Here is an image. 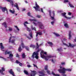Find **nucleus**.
Listing matches in <instances>:
<instances>
[{
    "label": "nucleus",
    "mask_w": 76,
    "mask_h": 76,
    "mask_svg": "<svg viewBox=\"0 0 76 76\" xmlns=\"http://www.w3.org/2000/svg\"><path fill=\"white\" fill-rule=\"evenodd\" d=\"M2 25H4V27L6 28H7V25L6 24V22H5L3 23H2Z\"/></svg>",
    "instance_id": "obj_24"
},
{
    "label": "nucleus",
    "mask_w": 76,
    "mask_h": 76,
    "mask_svg": "<svg viewBox=\"0 0 76 76\" xmlns=\"http://www.w3.org/2000/svg\"><path fill=\"white\" fill-rule=\"evenodd\" d=\"M10 12L11 13H12V14H14V13H15V10L12 11V10H10Z\"/></svg>",
    "instance_id": "obj_27"
},
{
    "label": "nucleus",
    "mask_w": 76,
    "mask_h": 76,
    "mask_svg": "<svg viewBox=\"0 0 76 76\" xmlns=\"http://www.w3.org/2000/svg\"><path fill=\"white\" fill-rule=\"evenodd\" d=\"M71 15L72 13L70 12H68V15H69V16H70Z\"/></svg>",
    "instance_id": "obj_52"
},
{
    "label": "nucleus",
    "mask_w": 76,
    "mask_h": 76,
    "mask_svg": "<svg viewBox=\"0 0 76 76\" xmlns=\"http://www.w3.org/2000/svg\"><path fill=\"white\" fill-rule=\"evenodd\" d=\"M52 73L53 75L54 76H60V75H58L57 74H56L54 73V72H53V71H52Z\"/></svg>",
    "instance_id": "obj_21"
},
{
    "label": "nucleus",
    "mask_w": 76,
    "mask_h": 76,
    "mask_svg": "<svg viewBox=\"0 0 76 76\" xmlns=\"http://www.w3.org/2000/svg\"><path fill=\"white\" fill-rule=\"evenodd\" d=\"M14 7H15L17 10H19V6H18V3H15V4L14 5Z\"/></svg>",
    "instance_id": "obj_12"
},
{
    "label": "nucleus",
    "mask_w": 76,
    "mask_h": 76,
    "mask_svg": "<svg viewBox=\"0 0 76 76\" xmlns=\"http://www.w3.org/2000/svg\"><path fill=\"white\" fill-rule=\"evenodd\" d=\"M71 34H72V32L71 31H69V39H70L72 37V35H71Z\"/></svg>",
    "instance_id": "obj_18"
},
{
    "label": "nucleus",
    "mask_w": 76,
    "mask_h": 76,
    "mask_svg": "<svg viewBox=\"0 0 76 76\" xmlns=\"http://www.w3.org/2000/svg\"><path fill=\"white\" fill-rule=\"evenodd\" d=\"M25 10H26V9L25 8H23L22 10V11L23 12L24 11H25Z\"/></svg>",
    "instance_id": "obj_57"
},
{
    "label": "nucleus",
    "mask_w": 76,
    "mask_h": 76,
    "mask_svg": "<svg viewBox=\"0 0 76 76\" xmlns=\"http://www.w3.org/2000/svg\"><path fill=\"white\" fill-rule=\"evenodd\" d=\"M61 15L63 16L64 17H65L66 19H71V17H67L66 15V12H64L63 13H61Z\"/></svg>",
    "instance_id": "obj_8"
},
{
    "label": "nucleus",
    "mask_w": 76,
    "mask_h": 76,
    "mask_svg": "<svg viewBox=\"0 0 76 76\" xmlns=\"http://www.w3.org/2000/svg\"><path fill=\"white\" fill-rule=\"evenodd\" d=\"M27 66L28 67H32V66H30V65H28Z\"/></svg>",
    "instance_id": "obj_51"
},
{
    "label": "nucleus",
    "mask_w": 76,
    "mask_h": 76,
    "mask_svg": "<svg viewBox=\"0 0 76 76\" xmlns=\"http://www.w3.org/2000/svg\"><path fill=\"white\" fill-rule=\"evenodd\" d=\"M33 23L35 25V26L37 25V24L35 22H33Z\"/></svg>",
    "instance_id": "obj_54"
},
{
    "label": "nucleus",
    "mask_w": 76,
    "mask_h": 76,
    "mask_svg": "<svg viewBox=\"0 0 76 76\" xmlns=\"http://www.w3.org/2000/svg\"><path fill=\"white\" fill-rule=\"evenodd\" d=\"M54 21H52L51 22V23L52 25H53V24H54Z\"/></svg>",
    "instance_id": "obj_59"
},
{
    "label": "nucleus",
    "mask_w": 76,
    "mask_h": 76,
    "mask_svg": "<svg viewBox=\"0 0 76 76\" xmlns=\"http://www.w3.org/2000/svg\"><path fill=\"white\" fill-rule=\"evenodd\" d=\"M0 46L1 47V50H3V49H4V46L3 45V43H0Z\"/></svg>",
    "instance_id": "obj_20"
},
{
    "label": "nucleus",
    "mask_w": 76,
    "mask_h": 76,
    "mask_svg": "<svg viewBox=\"0 0 76 76\" xmlns=\"http://www.w3.org/2000/svg\"><path fill=\"white\" fill-rule=\"evenodd\" d=\"M22 49L21 48V46L20 45L19 47L18 48V51L19 52H21L22 51Z\"/></svg>",
    "instance_id": "obj_19"
},
{
    "label": "nucleus",
    "mask_w": 76,
    "mask_h": 76,
    "mask_svg": "<svg viewBox=\"0 0 76 76\" xmlns=\"http://www.w3.org/2000/svg\"><path fill=\"white\" fill-rule=\"evenodd\" d=\"M72 70L70 69H66L64 68H63L62 69H59L58 71L60 73H63L65 74L66 73V71H68V72H71Z\"/></svg>",
    "instance_id": "obj_2"
},
{
    "label": "nucleus",
    "mask_w": 76,
    "mask_h": 76,
    "mask_svg": "<svg viewBox=\"0 0 76 76\" xmlns=\"http://www.w3.org/2000/svg\"><path fill=\"white\" fill-rule=\"evenodd\" d=\"M74 41L75 42H76V38L74 40Z\"/></svg>",
    "instance_id": "obj_64"
},
{
    "label": "nucleus",
    "mask_w": 76,
    "mask_h": 76,
    "mask_svg": "<svg viewBox=\"0 0 76 76\" xmlns=\"http://www.w3.org/2000/svg\"><path fill=\"white\" fill-rule=\"evenodd\" d=\"M30 47H32V48H34L35 47V45H32V44H31L30 46Z\"/></svg>",
    "instance_id": "obj_31"
},
{
    "label": "nucleus",
    "mask_w": 76,
    "mask_h": 76,
    "mask_svg": "<svg viewBox=\"0 0 76 76\" xmlns=\"http://www.w3.org/2000/svg\"><path fill=\"white\" fill-rule=\"evenodd\" d=\"M47 73L48 74V75H50V71H49L48 70H47Z\"/></svg>",
    "instance_id": "obj_41"
},
{
    "label": "nucleus",
    "mask_w": 76,
    "mask_h": 76,
    "mask_svg": "<svg viewBox=\"0 0 76 76\" xmlns=\"http://www.w3.org/2000/svg\"><path fill=\"white\" fill-rule=\"evenodd\" d=\"M41 44H40L39 45H38V43H36V49H38V48H39V46H41Z\"/></svg>",
    "instance_id": "obj_22"
},
{
    "label": "nucleus",
    "mask_w": 76,
    "mask_h": 76,
    "mask_svg": "<svg viewBox=\"0 0 76 76\" xmlns=\"http://www.w3.org/2000/svg\"><path fill=\"white\" fill-rule=\"evenodd\" d=\"M6 1H8V2H10V3H11V5L13 6V5L14 4H13V2L11 0H5Z\"/></svg>",
    "instance_id": "obj_17"
},
{
    "label": "nucleus",
    "mask_w": 76,
    "mask_h": 76,
    "mask_svg": "<svg viewBox=\"0 0 76 76\" xmlns=\"http://www.w3.org/2000/svg\"><path fill=\"white\" fill-rule=\"evenodd\" d=\"M61 50H62V48H60V49H58H58L57 50L58 51H61Z\"/></svg>",
    "instance_id": "obj_42"
},
{
    "label": "nucleus",
    "mask_w": 76,
    "mask_h": 76,
    "mask_svg": "<svg viewBox=\"0 0 76 76\" xmlns=\"http://www.w3.org/2000/svg\"><path fill=\"white\" fill-rule=\"evenodd\" d=\"M25 48H26V49L27 50V51H29V48H28L27 47H26V46H25Z\"/></svg>",
    "instance_id": "obj_35"
},
{
    "label": "nucleus",
    "mask_w": 76,
    "mask_h": 76,
    "mask_svg": "<svg viewBox=\"0 0 76 76\" xmlns=\"http://www.w3.org/2000/svg\"><path fill=\"white\" fill-rule=\"evenodd\" d=\"M45 70H46L48 69V66L47 65H46L45 66Z\"/></svg>",
    "instance_id": "obj_37"
},
{
    "label": "nucleus",
    "mask_w": 76,
    "mask_h": 76,
    "mask_svg": "<svg viewBox=\"0 0 76 76\" xmlns=\"http://www.w3.org/2000/svg\"><path fill=\"white\" fill-rule=\"evenodd\" d=\"M9 57L10 59V60H13V55L12 54L10 53V55H9Z\"/></svg>",
    "instance_id": "obj_14"
},
{
    "label": "nucleus",
    "mask_w": 76,
    "mask_h": 76,
    "mask_svg": "<svg viewBox=\"0 0 76 76\" xmlns=\"http://www.w3.org/2000/svg\"><path fill=\"white\" fill-rule=\"evenodd\" d=\"M0 9H1L2 12H5V11H7V8L6 7H1Z\"/></svg>",
    "instance_id": "obj_9"
},
{
    "label": "nucleus",
    "mask_w": 76,
    "mask_h": 76,
    "mask_svg": "<svg viewBox=\"0 0 76 76\" xmlns=\"http://www.w3.org/2000/svg\"><path fill=\"white\" fill-rule=\"evenodd\" d=\"M48 44H49L50 46V47H52V45H53V43H52V42H48Z\"/></svg>",
    "instance_id": "obj_28"
},
{
    "label": "nucleus",
    "mask_w": 76,
    "mask_h": 76,
    "mask_svg": "<svg viewBox=\"0 0 76 76\" xmlns=\"http://www.w3.org/2000/svg\"><path fill=\"white\" fill-rule=\"evenodd\" d=\"M39 74H41V75H39V76H45V75L44 73V72H43L39 71Z\"/></svg>",
    "instance_id": "obj_16"
},
{
    "label": "nucleus",
    "mask_w": 76,
    "mask_h": 76,
    "mask_svg": "<svg viewBox=\"0 0 76 76\" xmlns=\"http://www.w3.org/2000/svg\"><path fill=\"white\" fill-rule=\"evenodd\" d=\"M64 26L65 27H66V28H69V26L67 23H65L64 24Z\"/></svg>",
    "instance_id": "obj_29"
},
{
    "label": "nucleus",
    "mask_w": 76,
    "mask_h": 76,
    "mask_svg": "<svg viewBox=\"0 0 76 76\" xmlns=\"http://www.w3.org/2000/svg\"><path fill=\"white\" fill-rule=\"evenodd\" d=\"M27 37L29 39H31V38H30L29 37L27 36Z\"/></svg>",
    "instance_id": "obj_58"
},
{
    "label": "nucleus",
    "mask_w": 76,
    "mask_h": 76,
    "mask_svg": "<svg viewBox=\"0 0 76 76\" xmlns=\"http://www.w3.org/2000/svg\"><path fill=\"white\" fill-rule=\"evenodd\" d=\"M55 61H56V60H54L53 59H52V63H55Z\"/></svg>",
    "instance_id": "obj_40"
},
{
    "label": "nucleus",
    "mask_w": 76,
    "mask_h": 76,
    "mask_svg": "<svg viewBox=\"0 0 76 76\" xmlns=\"http://www.w3.org/2000/svg\"><path fill=\"white\" fill-rule=\"evenodd\" d=\"M38 33H37V34H36V37H38Z\"/></svg>",
    "instance_id": "obj_62"
},
{
    "label": "nucleus",
    "mask_w": 76,
    "mask_h": 76,
    "mask_svg": "<svg viewBox=\"0 0 76 76\" xmlns=\"http://www.w3.org/2000/svg\"><path fill=\"white\" fill-rule=\"evenodd\" d=\"M27 15L29 16H31V13H30V12H28L27 13Z\"/></svg>",
    "instance_id": "obj_46"
},
{
    "label": "nucleus",
    "mask_w": 76,
    "mask_h": 76,
    "mask_svg": "<svg viewBox=\"0 0 76 76\" xmlns=\"http://www.w3.org/2000/svg\"><path fill=\"white\" fill-rule=\"evenodd\" d=\"M9 73L11 74L13 76H15V74L14 72L12 70V69H11L9 71Z\"/></svg>",
    "instance_id": "obj_10"
},
{
    "label": "nucleus",
    "mask_w": 76,
    "mask_h": 76,
    "mask_svg": "<svg viewBox=\"0 0 76 76\" xmlns=\"http://www.w3.org/2000/svg\"><path fill=\"white\" fill-rule=\"evenodd\" d=\"M20 62L19 61H18V60H16V63H17V64H19V63H20Z\"/></svg>",
    "instance_id": "obj_44"
},
{
    "label": "nucleus",
    "mask_w": 76,
    "mask_h": 76,
    "mask_svg": "<svg viewBox=\"0 0 76 76\" xmlns=\"http://www.w3.org/2000/svg\"><path fill=\"white\" fill-rule=\"evenodd\" d=\"M5 71V69L4 68V67H2L1 68V70H0V73H2V75H4V73H3V72Z\"/></svg>",
    "instance_id": "obj_11"
},
{
    "label": "nucleus",
    "mask_w": 76,
    "mask_h": 76,
    "mask_svg": "<svg viewBox=\"0 0 76 76\" xmlns=\"http://www.w3.org/2000/svg\"><path fill=\"white\" fill-rule=\"evenodd\" d=\"M31 28L32 30H34L35 31H37V30H36V28H35V27H33V26H31Z\"/></svg>",
    "instance_id": "obj_26"
},
{
    "label": "nucleus",
    "mask_w": 76,
    "mask_h": 76,
    "mask_svg": "<svg viewBox=\"0 0 76 76\" xmlns=\"http://www.w3.org/2000/svg\"><path fill=\"white\" fill-rule=\"evenodd\" d=\"M37 18H41V16L37 15Z\"/></svg>",
    "instance_id": "obj_43"
},
{
    "label": "nucleus",
    "mask_w": 76,
    "mask_h": 76,
    "mask_svg": "<svg viewBox=\"0 0 76 76\" xmlns=\"http://www.w3.org/2000/svg\"><path fill=\"white\" fill-rule=\"evenodd\" d=\"M44 54L46 55L47 54V52H44L43 50H42L40 52L41 57L42 58H45V61H47L49 58H53L54 57L53 56L51 55L48 56H44Z\"/></svg>",
    "instance_id": "obj_1"
},
{
    "label": "nucleus",
    "mask_w": 76,
    "mask_h": 76,
    "mask_svg": "<svg viewBox=\"0 0 76 76\" xmlns=\"http://www.w3.org/2000/svg\"><path fill=\"white\" fill-rule=\"evenodd\" d=\"M12 53V52L10 51H8V50H6L5 52V54L6 55V54H11Z\"/></svg>",
    "instance_id": "obj_15"
},
{
    "label": "nucleus",
    "mask_w": 76,
    "mask_h": 76,
    "mask_svg": "<svg viewBox=\"0 0 76 76\" xmlns=\"http://www.w3.org/2000/svg\"><path fill=\"white\" fill-rule=\"evenodd\" d=\"M37 34L38 35H41L42 34V32H37Z\"/></svg>",
    "instance_id": "obj_39"
},
{
    "label": "nucleus",
    "mask_w": 76,
    "mask_h": 76,
    "mask_svg": "<svg viewBox=\"0 0 76 76\" xmlns=\"http://www.w3.org/2000/svg\"><path fill=\"white\" fill-rule=\"evenodd\" d=\"M38 54H37L35 53V52H34L32 54V55L31 56L32 58H35L36 59H38L39 58V57L38 56Z\"/></svg>",
    "instance_id": "obj_4"
},
{
    "label": "nucleus",
    "mask_w": 76,
    "mask_h": 76,
    "mask_svg": "<svg viewBox=\"0 0 76 76\" xmlns=\"http://www.w3.org/2000/svg\"><path fill=\"white\" fill-rule=\"evenodd\" d=\"M37 23H38V24H39V26L40 29H44V25H43V24H42L41 22L38 21Z\"/></svg>",
    "instance_id": "obj_5"
},
{
    "label": "nucleus",
    "mask_w": 76,
    "mask_h": 76,
    "mask_svg": "<svg viewBox=\"0 0 76 76\" xmlns=\"http://www.w3.org/2000/svg\"><path fill=\"white\" fill-rule=\"evenodd\" d=\"M32 20H33V21H34L35 22H37V21L36 19H33Z\"/></svg>",
    "instance_id": "obj_55"
},
{
    "label": "nucleus",
    "mask_w": 76,
    "mask_h": 76,
    "mask_svg": "<svg viewBox=\"0 0 76 76\" xmlns=\"http://www.w3.org/2000/svg\"><path fill=\"white\" fill-rule=\"evenodd\" d=\"M19 66H22V63H20V62L19 63Z\"/></svg>",
    "instance_id": "obj_50"
},
{
    "label": "nucleus",
    "mask_w": 76,
    "mask_h": 76,
    "mask_svg": "<svg viewBox=\"0 0 76 76\" xmlns=\"http://www.w3.org/2000/svg\"><path fill=\"white\" fill-rule=\"evenodd\" d=\"M69 5L70 7H74V6L73 5L71 4L70 3H69Z\"/></svg>",
    "instance_id": "obj_34"
},
{
    "label": "nucleus",
    "mask_w": 76,
    "mask_h": 76,
    "mask_svg": "<svg viewBox=\"0 0 76 76\" xmlns=\"http://www.w3.org/2000/svg\"><path fill=\"white\" fill-rule=\"evenodd\" d=\"M61 64H62V65H63L64 64H65V63H64V62H61Z\"/></svg>",
    "instance_id": "obj_53"
},
{
    "label": "nucleus",
    "mask_w": 76,
    "mask_h": 76,
    "mask_svg": "<svg viewBox=\"0 0 76 76\" xmlns=\"http://www.w3.org/2000/svg\"><path fill=\"white\" fill-rule=\"evenodd\" d=\"M13 30V29L10 27H9V29H8V31H10V32L11 31H12Z\"/></svg>",
    "instance_id": "obj_32"
},
{
    "label": "nucleus",
    "mask_w": 76,
    "mask_h": 76,
    "mask_svg": "<svg viewBox=\"0 0 76 76\" xmlns=\"http://www.w3.org/2000/svg\"><path fill=\"white\" fill-rule=\"evenodd\" d=\"M12 37H10V39H9V42H11V43H14L15 42V39L14 40H12L11 41V39H12Z\"/></svg>",
    "instance_id": "obj_13"
},
{
    "label": "nucleus",
    "mask_w": 76,
    "mask_h": 76,
    "mask_svg": "<svg viewBox=\"0 0 76 76\" xmlns=\"http://www.w3.org/2000/svg\"><path fill=\"white\" fill-rule=\"evenodd\" d=\"M16 57H19V55H18V54H17Z\"/></svg>",
    "instance_id": "obj_56"
},
{
    "label": "nucleus",
    "mask_w": 76,
    "mask_h": 76,
    "mask_svg": "<svg viewBox=\"0 0 76 76\" xmlns=\"http://www.w3.org/2000/svg\"><path fill=\"white\" fill-rule=\"evenodd\" d=\"M61 41L64 45H67V44L66 43H64V42H63V41L62 40Z\"/></svg>",
    "instance_id": "obj_47"
},
{
    "label": "nucleus",
    "mask_w": 76,
    "mask_h": 76,
    "mask_svg": "<svg viewBox=\"0 0 76 76\" xmlns=\"http://www.w3.org/2000/svg\"><path fill=\"white\" fill-rule=\"evenodd\" d=\"M22 57L23 58H25L26 57V56H25V54L24 53H23L22 55Z\"/></svg>",
    "instance_id": "obj_30"
},
{
    "label": "nucleus",
    "mask_w": 76,
    "mask_h": 76,
    "mask_svg": "<svg viewBox=\"0 0 76 76\" xmlns=\"http://www.w3.org/2000/svg\"><path fill=\"white\" fill-rule=\"evenodd\" d=\"M33 65L34 66V67H36V68H37V69H38V67H37V65H35L34 64H33Z\"/></svg>",
    "instance_id": "obj_48"
},
{
    "label": "nucleus",
    "mask_w": 76,
    "mask_h": 76,
    "mask_svg": "<svg viewBox=\"0 0 76 76\" xmlns=\"http://www.w3.org/2000/svg\"><path fill=\"white\" fill-rule=\"evenodd\" d=\"M64 2L65 3L69 2V0H64Z\"/></svg>",
    "instance_id": "obj_49"
},
{
    "label": "nucleus",
    "mask_w": 76,
    "mask_h": 76,
    "mask_svg": "<svg viewBox=\"0 0 76 76\" xmlns=\"http://www.w3.org/2000/svg\"><path fill=\"white\" fill-rule=\"evenodd\" d=\"M25 23H26V24H28V23L27 21H25Z\"/></svg>",
    "instance_id": "obj_61"
},
{
    "label": "nucleus",
    "mask_w": 76,
    "mask_h": 76,
    "mask_svg": "<svg viewBox=\"0 0 76 76\" xmlns=\"http://www.w3.org/2000/svg\"><path fill=\"white\" fill-rule=\"evenodd\" d=\"M21 45L23 48H25V46H24V44L23 43H22L21 44Z\"/></svg>",
    "instance_id": "obj_38"
},
{
    "label": "nucleus",
    "mask_w": 76,
    "mask_h": 76,
    "mask_svg": "<svg viewBox=\"0 0 76 76\" xmlns=\"http://www.w3.org/2000/svg\"><path fill=\"white\" fill-rule=\"evenodd\" d=\"M24 73L25 74V75H29V73H28V71L24 70Z\"/></svg>",
    "instance_id": "obj_25"
},
{
    "label": "nucleus",
    "mask_w": 76,
    "mask_h": 76,
    "mask_svg": "<svg viewBox=\"0 0 76 76\" xmlns=\"http://www.w3.org/2000/svg\"><path fill=\"white\" fill-rule=\"evenodd\" d=\"M15 28H17V30H18V31H19V28L18 27V26H15Z\"/></svg>",
    "instance_id": "obj_45"
},
{
    "label": "nucleus",
    "mask_w": 76,
    "mask_h": 76,
    "mask_svg": "<svg viewBox=\"0 0 76 76\" xmlns=\"http://www.w3.org/2000/svg\"><path fill=\"white\" fill-rule=\"evenodd\" d=\"M69 47H75L76 46V45L75 44V45H72V44L70 43H69Z\"/></svg>",
    "instance_id": "obj_23"
},
{
    "label": "nucleus",
    "mask_w": 76,
    "mask_h": 76,
    "mask_svg": "<svg viewBox=\"0 0 76 76\" xmlns=\"http://www.w3.org/2000/svg\"><path fill=\"white\" fill-rule=\"evenodd\" d=\"M27 31H28L29 32H30V31H31V32L29 33V35L30 37L31 38H33V36H32V33L31 30V29H30L28 27H27Z\"/></svg>",
    "instance_id": "obj_7"
},
{
    "label": "nucleus",
    "mask_w": 76,
    "mask_h": 76,
    "mask_svg": "<svg viewBox=\"0 0 76 76\" xmlns=\"http://www.w3.org/2000/svg\"><path fill=\"white\" fill-rule=\"evenodd\" d=\"M41 12H42V13H43V10L42 9V8L41 9Z\"/></svg>",
    "instance_id": "obj_60"
},
{
    "label": "nucleus",
    "mask_w": 76,
    "mask_h": 76,
    "mask_svg": "<svg viewBox=\"0 0 76 76\" xmlns=\"http://www.w3.org/2000/svg\"><path fill=\"white\" fill-rule=\"evenodd\" d=\"M54 35H55L56 36V37H59L60 36V35L57 33H54Z\"/></svg>",
    "instance_id": "obj_33"
},
{
    "label": "nucleus",
    "mask_w": 76,
    "mask_h": 76,
    "mask_svg": "<svg viewBox=\"0 0 76 76\" xmlns=\"http://www.w3.org/2000/svg\"><path fill=\"white\" fill-rule=\"evenodd\" d=\"M39 51H41V50L40 49H39L36 51V53L35 52V53L37 54H38V53H39Z\"/></svg>",
    "instance_id": "obj_36"
},
{
    "label": "nucleus",
    "mask_w": 76,
    "mask_h": 76,
    "mask_svg": "<svg viewBox=\"0 0 76 76\" xmlns=\"http://www.w3.org/2000/svg\"><path fill=\"white\" fill-rule=\"evenodd\" d=\"M67 39L65 38L64 39V41H66Z\"/></svg>",
    "instance_id": "obj_63"
},
{
    "label": "nucleus",
    "mask_w": 76,
    "mask_h": 76,
    "mask_svg": "<svg viewBox=\"0 0 76 76\" xmlns=\"http://www.w3.org/2000/svg\"><path fill=\"white\" fill-rule=\"evenodd\" d=\"M36 7H33V8H34L35 9V10L36 12H38L39 11V5L37 4V2H36V4H35Z\"/></svg>",
    "instance_id": "obj_6"
},
{
    "label": "nucleus",
    "mask_w": 76,
    "mask_h": 76,
    "mask_svg": "<svg viewBox=\"0 0 76 76\" xmlns=\"http://www.w3.org/2000/svg\"><path fill=\"white\" fill-rule=\"evenodd\" d=\"M49 15L52 19V20H54V16H55V14H54V11H52V14H51V10L49 11Z\"/></svg>",
    "instance_id": "obj_3"
}]
</instances>
